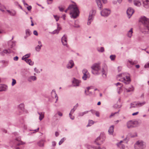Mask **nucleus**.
<instances>
[{
  "label": "nucleus",
  "instance_id": "nucleus-32",
  "mask_svg": "<svg viewBox=\"0 0 149 149\" xmlns=\"http://www.w3.org/2000/svg\"><path fill=\"white\" fill-rule=\"evenodd\" d=\"M96 50L100 53H103L104 51V48L103 47H98L96 48Z\"/></svg>",
  "mask_w": 149,
  "mask_h": 149
},
{
  "label": "nucleus",
  "instance_id": "nucleus-7",
  "mask_svg": "<svg viewBox=\"0 0 149 149\" xmlns=\"http://www.w3.org/2000/svg\"><path fill=\"white\" fill-rule=\"evenodd\" d=\"M139 124V123L138 121L130 120L127 122L126 125L128 128L130 129L137 126Z\"/></svg>",
  "mask_w": 149,
  "mask_h": 149
},
{
  "label": "nucleus",
  "instance_id": "nucleus-8",
  "mask_svg": "<svg viewBox=\"0 0 149 149\" xmlns=\"http://www.w3.org/2000/svg\"><path fill=\"white\" fill-rule=\"evenodd\" d=\"M111 10L108 8H104L100 12L101 15L103 17H108L110 14Z\"/></svg>",
  "mask_w": 149,
  "mask_h": 149
},
{
  "label": "nucleus",
  "instance_id": "nucleus-37",
  "mask_svg": "<svg viewBox=\"0 0 149 149\" xmlns=\"http://www.w3.org/2000/svg\"><path fill=\"white\" fill-rule=\"evenodd\" d=\"M137 107H138L142 106H143L145 104H146V102L145 101H143L141 102H137Z\"/></svg>",
  "mask_w": 149,
  "mask_h": 149
},
{
  "label": "nucleus",
  "instance_id": "nucleus-29",
  "mask_svg": "<svg viewBox=\"0 0 149 149\" xmlns=\"http://www.w3.org/2000/svg\"><path fill=\"white\" fill-rule=\"evenodd\" d=\"M114 126L111 125L109 128L108 133L109 134L112 135L114 131Z\"/></svg>",
  "mask_w": 149,
  "mask_h": 149
},
{
  "label": "nucleus",
  "instance_id": "nucleus-64",
  "mask_svg": "<svg viewBox=\"0 0 149 149\" xmlns=\"http://www.w3.org/2000/svg\"><path fill=\"white\" fill-rule=\"evenodd\" d=\"M92 22H93V21H92L88 20V22H87V25H90Z\"/></svg>",
  "mask_w": 149,
  "mask_h": 149
},
{
  "label": "nucleus",
  "instance_id": "nucleus-14",
  "mask_svg": "<svg viewBox=\"0 0 149 149\" xmlns=\"http://www.w3.org/2000/svg\"><path fill=\"white\" fill-rule=\"evenodd\" d=\"M81 81L74 78L72 80V83L74 86H79L81 83Z\"/></svg>",
  "mask_w": 149,
  "mask_h": 149
},
{
  "label": "nucleus",
  "instance_id": "nucleus-47",
  "mask_svg": "<svg viewBox=\"0 0 149 149\" xmlns=\"http://www.w3.org/2000/svg\"><path fill=\"white\" fill-rule=\"evenodd\" d=\"M18 107L21 110H23L24 109V105L23 104H21L19 105Z\"/></svg>",
  "mask_w": 149,
  "mask_h": 149
},
{
  "label": "nucleus",
  "instance_id": "nucleus-23",
  "mask_svg": "<svg viewBox=\"0 0 149 149\" xmlns=\"http://www.w3.org/2000/svg\"><path fill=\"white\" fill-rule=\"evenodd\" d=\"M37 80V77L35 76H31L29 77L27 79V81L30 82L35 81Z\"/></svg>",
  "mask_w": 149,
  "mask_h": 149
},
{
  "label": "nucleus",
  "instance_id": "nucleus-3",
  "mask_svg": "<svg viewBox=\"0 0 149 149\" xmlns=\"http://www.w3.org/2000/svg\"><path fill=\"white\" fill-rule=\"evenodd\" d=\"M117 79L126 84H129L131 81L130 75L127 73H124L119 74L117 75Z\"/></svg>",
  "mask_w": 149,
  "mask_h": 149
},
{
  "label": "nucleus",
  "instance_id": "nucleus-57",
  "mask_svg": "<svg viewBox=\"0 0 149 149\" xmlns=\"http://www.w3.org/2000/svg\"><path fill=\"white\" fill-rule=\"evenodd\" d=\"M57 30H58V31H59L61 30V28L60 26H59L60 25L58 23H57Z\"/></svg>",
  "mask_w": 149,
  "mask_h": 149
},
{
  "label": "nucleus",
  "instance_id": "nucleus-42",
  "mask_svg": "<svg viewBox=\"0 0 149 149\" xmlns=\"http://www.w3.org/2000/svg\"><path fill=\"white\" fill-rule=\"evenodd\" d=\"M119 111H120V110H119L118 111H117V112H115L114 113H111V114L109 116V118H111L113 117L115 115V114H117L118 113Z\"/></svg>",
  "mask_w": 149,
  "mask_h": 149
},
{
  "label": "nucleus",
  "instance_id": "nucleus-11",
  "mask_svg": "<svg viewBox=\"0 0 149 149\" xmlns=\"http://www.w3.org/2000/svg\"><path fill=\"white\" fill-rule=\"evenodd\" d=\"M125 141L124 140L120 141V142L117 143L116 144L117 147L120 149H125V146L124 143H126Z\"/></svg>",
  "mask_w": 149,
  "mask_h": 149
},
{
  "label": "nucleus",
  "instance_id": "nucleus-50",
  "mask_svg": "<svg viewBox=\"0 0 149 149\" xmlns=\"http://www.w3.org/2000/svg\"><path fill=\"white\" fill-rule=\"evenodd\" d=\"M56 21V22H57L58 21L59 19V17L57 15H53Z\"/></svg>",
  "mask_w": 149,
  "mask_h": 149
},
{
  "label": "nucleus",
  "instance_id": "nucleus-30",
  "mask_svg": "<svg viewBox=\"0 0 149 149\" xmlns=\"http://www.w3.org/2000/svg\"><path fill=\"white\" fill-rule=\"evenodd\" d=\"M78 106V103L76 104L74 107L71 110L70 113V115L71 114H72L74 113L75 110L77 109Z\"/></svg>",
  "mask_w": 149,
  "mask_h": 149
},
{
  "label": "nucleus",
  "instance_id": "nucleus-48",
  "mask_svg": "<svg viewBox=\"0 0 149 149\" xmlns=\"http://www.w3.org/2000/svg\"><path fill=\"white\" fill-rule=\"evenodd\" d=\"M65 139H66L65 137H64V138H63L62 139H61V140H60V141L59 142V143H58L59 145H61V144L64 142V141L65 140Z\"/></svg>",
  "mask_w": 149,
  "mask_h": 149
},
{
  "label": "nucleus",
  "instance_id": "nucleus-61",
  "mask_svg": "<svg viewBox=\"0 0 149 149\" xmlns=\"http://www.w3.org/2000/svg\"><path fill=\"white\" fill-rule=\"evenodd\" d=\"M115 84L116 86H120V87H121L123 86L121 83L119 82L116 83Z\"/></svg>",
  "mask_w": 149,
  "mask_h": 149
},
{
  "label": "nucleus",
  "instance_id": "nucleus-24",
  "mask_svg": "<svg viewBox=\"0 0 149 149\" xmlns=\"http://www.w3.org/2000/svg\"><path fill=\"white\" fill-rule=\"evenodd\" d=\"M143 6L146 8H149V0H142Z\"/></svg>",
  "mask_w": 149,
  "mask_h": 149
},
{
  "label": "nucleus",
  "instance_id": "nucleus-35",
  "mask_svg": "<svg viewBox=\"0 0 149 149\" xmlns=\"http://www.w3.org/2000/svg\"><path fill=\"white\" fill-rule=\"evenodd\" d=\"M96 13V10H91L89 13V15L93 16L94 17Z\"/></svg>",
  "mask_w": 149,
  "mask_h": 149
},
{
  "label": "nucleus",
  "instance_id": "nucleus-6",
  "mask_svg": "<svg viewBox=\"0 0 149 149\" xmlns=\"http://www.w3.org/2000/svg\"><path fill=\"white\" fill-rule=\"evenodd\" d=\"M145 143L143 141L139 140L136 141L134 145L135 149H144L146 147Z\"/></svg>",
  "mask_w": 149,
  "mask_h": 149
},
{
  "label": "nucleus",
  "instance_id": "nucleus-46",
  "mask_svg": "<svg viewBox=\"0 0 149 149\" xmlns=\"http://www.w3.org/2000/svg\"><path fill=\"white\" fill-rule=\"evenodd\" d=\"M91 89V87H88L87 88V90H85V93L86 95H88L89 94V93H88V92H89V90Z\"/></svg>",
  "mask_w": 149,
  "mask_h": 149
},
{
  "label": "nucleus",
  "instance_id": "nucleus-58",
  "mask_svg": "<svg viewBox=\"0 0 149 149\" xmlns=\"http://www.w3.org/2000/svg\"><path fill=\"white\" fill-rule=\"evenodd\" d=\"M34 70L37 73H40V71L38 69H37L36 68H34Z\"/></svg>",
  "mask_w": 149,
  "mask_h": 149
},
{
  "label": "nucleus",
  "instance_id": "nucleus-26",
  "mask_svg": "<svg viewBox=\"0 0 149 149\" xmlns=\"http://www.w3.org/2000/svg\"><path fill=\"white\" fill-rule=\"evenodd\" d=\"M7 86L5 84H0V91H5L7 89Z\"/></svg>",
  "mask_w": 149,
  "mask_h": 149
},
{
  "label": "nucleus",
  "instance_id": "nucleus-63",
  "mask_svg": "<svg viewBox=\"0 0 149 149\" xmlns=\"http://www.w3.org/2000/svg\"><path fill=\"white\" fill-rule=\"evenodd\" d=\"M26 8H27V10H29L30 11L31 10L32 8V7L31 6H27L26 7Z\"/></svg>",
  "mask_w": 149,
  "mask_h": 149
},
{
  "label": "nucleus",
  "instance_id": "nucleus-51",
  "mask_svg": "<svg viewBox=\"0 0 149 149\" xmlns=\"http://www.w3.org/2000/svg\"><path fill=\"white\" fill-rule=\"evenodd\" d=\"M5 8L4 6H3L0 3V10L2 12H4V10H3V8Z\"/></svg>",
  "mask_w": 149,
  "mask_h": 149
},
{
  "label": "nucleus",
  "instance_id": "nucleus-22",
  "mask_svg": "<svg viewBox=\"0 0 149 149\" xmlns=\"http://www.w3.org/2000/svg\"><path fill=\"white\" fill-rule=\"evenodd\" d=\"M133 29L131 28L127 32L126 35L128 38H130L132 37L133 33Z\"/></svg>",
  "mask_w": 149,
  "mask_h": 149
},
{
  "label": "nucleus",
  "instance_id": "nucleus-13",
  "mask_svg": "<svg viewBox=\"0 0 149 149\" xmlns=\"http://www.w3.org/2000/svg\"><path fill=\"white\" fill-rule=\"evenodd\" d=\"M138 63V61H133L131 59L128 60L127 62V65L129 68H132V66L135 64Z\"/></svg>",
  "mask_w": 149,
  "mask_h": 149
},
{
  "label": "nucleus",
  "instance_id": "nucleus-16",
  "mask_svg": "<svg viewBox=\"0 0 149 149\" xmlns=\"http://www.w3.org/2000/svg\"><path fill=\"white\" fill-rule=\"evenodd\" d=\"M13 53L14 52L12 50H11L10 49H4L2 52H0V54L2 56H3L5 54H8L11 53Z\"/></svg>",
  "mask_w": 149,
  "mask_h": 149
},
{
  "label": "nucleus",
  "instance_id": "nucleus-19",
  "mask_svg": "<svg viewBox=\"0 0 149 149\" xmlns=\"http://www.w3.org/2000/svg\"><path fill=\"white\" fill-rule=\"evenodd\" d=\"M7 11L9 15L11 16H15L17 14V12L16 10L13 9L10 10H7Z\"/></svg>",
  "mask_w": 149,
  "mask_h": 149
},
{
  "label": "nucleus",
  "instance_id": "nucleus-45",
  "mask_svg": "<svg viewBox=\"0 0 149 149\" xmlns=\"http://www.w3.org/2000/svg\"><path fill=\"white\" fill-rule=\"evenodd\" d=\"M42 47H40L39 45H37L35 47V49L36 51L38 52H39Z\"/></svg>",
  "mask_w": 149,
  "mask_h": 149
},
{
  "label": "nucleus",
  "instance_id": "nucleus-54",
  "mask_svg": "<svg viewBox=\"0 0 149 149\" xmlns=\"http://www.w3.org/2000/svg\"><path fill=\"white\" fill-rule=\"evenodd\" d=\"M58 114L60 116H63L62 113L59 111H58L57 113L56 114V115Z\"/></svg>",
  "mask_w": 149,
  "mask_h": 149
},
{
  "label": "nucleus",
  "instance_id": "nucleus-21",
  "mask_svg": "<svg viewBox=\"0 0 149 149\" xmlns=\"http://www.w3.org/2000/svg\"><path fill=\"white\" fill-rule=\"evenodd\" d=\"M74 65V63L72 60H70L66 65V68L68 69L72 68Z\"/></svg>",
  "mask_w": 149,
  "mask_h": 149
},
{
  "label": "nucleus",
  "instance_id": "nucleus-40",
  "mask_svg": "<svg viewBox=\"0 0 149 149\" xmlns=\"http://www.w3.org/2000/svg\"><path fill=\"white\" fill-rule=\"evenodd\" d=\"M26 37H28L30 35L31 32H30V30H29V29H27L26 30Z\"/></svg>",
  "mask_w": 149,
  "mask_h": 149
},
{
  "label": "nucleus",
  "instance_id": "nucleus-59",
  "mask_svg": "<svg viewBox=\"0 0 149 149\" xmlns=\"http://www.w3.org/2000/svg\"><path fill=\"white\" fill-rule=\"evenodd\" d=\"M69 116L70 118L72 120H74V116H72V114H71L70 115V113H69Z\"/></svg>",
  "mask_w": 149,
  "mask_h": 149
},
{
  "label": "nucleus",
  "instance_id": "nucleus-28",
  "mask_svg": "<svg viewBox=\"0 0 149 149\" xmlns=\"http://www.w3.org/2000/svg\"><path fill=\"white\" fill-rule=\"evenodd\" d=\"M134 89L133 87L131 86L128 88H125V91L127 92H130L133 91Z\"/></svg>",
  "mask_w": 149,
  "mask_h": 149
},
{
  "label": "nucleus",
  "instance_id": "nucleus-25",
  "mask_svg": "<svg viewBox=\"0 0 149 149\" xmlns=\"http://www.w3.org/2000/svg\"><path fill=\"white\" fill-rule=\"evenodd\" d=\"M52 96L53 98H56V102L58 100V97L57 96V95L56 93V91L55 90H53L51 93Z\"/></svg>",
  "mask_w": 149,
  "mask_h": 149
},
{
  "label": "nucleus",
  "instance_id": "nucleus-18",
  "mask_svg": "<svg viewBox=\"0 0 149 149\" xmlns=\"http://www.w3.org/2000/svg\"><path fill=\"white\" fill-rule=\"evenodd\" d=\"M96 1L97 6L100 9H101L102 8V1L104 3H106L107 2V0H96Z\"/></svg>",
  "mask_w": 149,
  "mask_h": 149
},
{
  "label": "nucleus",
  "instance_id": "nucleus-49",
  "mask_svg": "<svg viewBox=\"0 0 149 149\" xmlns=\"http://www.w3.org/2000/svg\"><path fill=\"white\" fill-rule=\"evenodd\" d=\"M59 32L58 30L57 29L54 30V31L51 33L53 34H58Z\"/></svg>",
  "mask_w": 149,
  "mask_h": 149
},
{
  "label": "nucleus",
  "instance_id": "nucleus-27",
  "mask_svg": "<svg viewBox=\"0 0 149 149\" xmlns=\"http://www.w3.org/2000/svg\"><path fill=\"white\" fill-rule=\"evenodd\" d=\"M38 113L39 115V119L40 121H41L44 118V112H38Z\"/></svg>",
  "mask_w": 149,
  "mask_h": 149
},
{
  "label": "nucleus",
  "instance_id": "nucleus-53",
  "mask_svg": "<svg viewBox=\"0 0 149 149\" xmlns=\"http://www.w3.org/2000/svg\"><path fill=\"white\" fill-rule=\"evenodd\" d=\"M74 27L76 28H79L80 27V25L76 22L74 23Z\"/></svg>",
  "mask_w": 149,
  "mask_h": 149
},
{
  "label": "nucleus",
  "instance_id": "nucleus-20",
  "mask_svg": "<svg viewBox=\"0 0 149 149\" xmlns=\"http://www.w3.org/2000/svg\"><path fill=\"white\" fill-rule=\"evenodd\" d=\"M134 13V11L132 8H130L127 9V13L129 18Z\"/></svg>",
  "mask_w": 149,
  "mask_h": 149
},
{
  "label": "nucleus",
  "instance_id": "nucleus-1",
  "mask_svg": "<svg viewBox=\"0 0 149 149\" xmlns=\"http://www.w3.org/2000/svg\"><path fill=\"white\" fill-rule=\"evenodd\" d=\"M101 63L100 62L95 63L91 66L92 72L94 74H99L102 73L103 77L106 78L108 72L107 66L105 64L101 67Z\"/></svg>",
  "mask_w": 149,
  "mask_h": 149
},
{
  "label": "nucleus",
  "instance_id": "nucleus-38",
  "mask_svg": "<svg viewBox=\"0 0 149 149\" xmlns=\"http://www.w3.org/2000/svg\"><path fill=\"white\" fill-rule=\"evenodd\" d=\"M25 61L27 63L30 65H33L34 64L33 62L30 59H29L27 60H26Z\"/></svg>",
  "mask_w": 149,
  "mask_h": 149
},
{
  "label": "nucleus",
  "instance_id": "nucleus-33",
  "mask_svg": "<svg viewBox=\"0 0 149 149\" xmlns=\"http://www.w3.org/2000/svg\"><path fill=\"white\" fill-rule=\"evenodd\" d=\"M134 5L137 6H139L141 5V3L139 0H134Z\"/></svg>",
  "mask_w": 149,
  "mask_h": 149
},
{
  "label": "nucleus",
  "instance_id": "nucleus-52",
  "mask_svg": "<svg viewBox=\"0 0 149 149\" xmlns=\"http://www.w3.org/2000/svg\"><path fill=\"white\" fill-rule=\"evenodd\" d=\"M144 68H149V61L146 63L144 65Z\"/></svg>",
  "mask_w": 149,
  "mask_h": 149
},
{
  "label": "nucleus",
  "instance_id": "nucleus-31",
  "mask_svg": "<svg viewBox=\"0 0 149 149\" xmlns=\"http://www.w3.org/2000/svg\"><path fill=\"white\" fill-rule=\"evenodd\" d=\"M31 54L30 53H28L23 56L22 57V59L23 60L25 61L26 60H28L27 58H29Z\"/></svg>",
  "mask_w": 149,
  "mask_h": 149
},
{
  "label": "nucleus",
  "instance_id": "nucleus-62",
  "mask_svg": "<svg viewBox=\"0 0 149 149\" xmlns=\"http://www.w3.org/2000/svg\"><path fill=\"white\" fill-rule=\"evenodd\" d=\"M22 2H23V4H24L25 6H28V4L25 2L24 0H22Z\"/></svg>",
  "mask_w": 149,
  "mask_h": 149
},
{
  "label": "nucleus",
  "instance_id": "nucleus-34",
  "mask_svg": "<svg viewBox=\"0 0 149 149\" xmlns=\"http://www.w3.org/2000/svg\"><path fill=\"white\" fill-rule=\"evenodd\" d=\"M137 102H134L131 103L130 104V108H137L138 107Z\"/></svg>",
  "mask_w": 149,
  "mask_h": 149
},
{
  "label": "nucleus",
  "instance_id": "nucleus-15",
  "mask_svg": "<svg viewBox=\"0 0 149 149\" xmlns=\"http://www.w3.org/2000/svg\"><path fill=\"white\" fill-rule=\"evenodd\" d=\"M86 147L88 149H106L104 146H96L92 145H87Z\"/></svg>",
  "mask_w": 149,
  "mask_h": 149
},
{
  "label": "nucleus",
  "instance_id": "nucleus-56",
  "mask_svg": "<svg viewBox=\"0 0 149 149\" xmlns=\"http://www.w3.org/2000/svg\"><path fill=\"white\" fill-rule=\"evenodd\" d=\"M94 17H93V16H91L90 15H89L88 17V20L93 21L94 19Z\"/></svg>",
  "mask_w": 149,
  "mask_h": 149
},
{
  "label": "nucleus",
  "instance_id": "nucleus-43",
  "mask_svg": "<svg viewBox=\"0 0 149 149\" xmlns=\"http://www.w3.org/2000/svg\"><path fill=\"white\" fill-rule=\"evenodd\" d=\"M116 57V56L115 55H111L110 56V58L112 61H114Z\"/></svg>",
  "mask_w": 149,
  "mask_h": 149
},
{
  "label": "nucleus",
  "instance_id": "nucleus-36",
  "mask_svg": "<svg viewBox=\"0 0 149 149\" xmlns=\"http://www.w3.org/2000/svg\"><path fill=\"white\" fill-rule=\"evenodd\" d=\"M89 112V111H86L83 112H80L78 113V116L79 117H82L85 114L88 113Z\"/></svg>",
  "mask_w": 149,
  "mask_h": 149
},
{
  "label": "nucleus",
  "instance_id": "nucleus-39",
  "mask_svg": "<svg viewBox=\"0 0 149 149\" xmlns=\"http://www.w3.org/2000/svg\"><path fill=\"white\" fill-rule=\"evenodd\" d=\"M93 120H89L88 121V124L86 126L87 127H88L91 126L93 124Z\"/></svg>",
  "mask_w": 149,
  "mask_h": 149
},
{
  "label": "nucleus",
  "instance_id": "nucleus-10",
  "mask_svg": "<svg viewBox=\"0 0 149 149\" xmlns=\"http://www.w3.org/2000/svg\"><path fill=\"white\" fill-rule=\"evenodd\" d=\"M66 34H64L62 37L61 39V41L63 45L67 47H68V38Z\"/></svg>",
  "mask_w": 149,
  "mask_h": 149
},
{
  "label": "nucleus",
  "instance_id": "nucleus-41",
  "mask_svg": "<svg viewBox=\"0 0 149 149\" xmlns=\"http://www.w3.org/2000/svg\"><path fill=\"white\" fill-rule=\"evenodd\" d=\"M38 146L40 147H42L44 146V143L43 141L42 140L39 141L38 142Z\"/></svg>",
  "mask_w": 149,
  "mask_h": 149
},
{
  "label": "nucleus",
  "instance_id": "nucleus-4",
  "mask_svg": "<svg viewBox=\"0 0 149 149\" xmlns=\"http://www.w3.org/2000/svg\"><path fill=\"white\" fill-rule=\"evenodd\" d=\"M139 21L143 24L146 29L149 31V19L143 16L140 18Z\"/></svg>",
  "mask_w": 149,
  "mask_h": 149
},
{
  "label": "nucleus",
  "instance_id": "nucleus-60",
  "mask_svg": "<svg viewBox=\"0 0 149 149\" xmlns=\"http://www.w3.org/2000/svg\"><path fill=\"white\" fill-rule=\"evenodd\" d=\"M38 45H39L40 46V47L42 46V44L41 42L40 41H38Z\"/></svg>",
  "mask_w": 149,
  "mask_h": 149
},
{
  "label": "nucleus",
  "instance_id": "nucleus-17",
  "mask_svg": "<svg viewBox=\"0 0 149 149\" xmlns=\"http://www.w3.org/2000/svg\"><path fill=\"white\" fill-rule=\"evenodd\" d=\"M21 139L20 137H16L14 143L17 146H19L21 145H23L24 143L21 141Z\"/></svg>",
  "mask_w": 149,
  "mask_h": 149
},
{
  "label": "nucleus",
  "instance_id": "nucleus-55",
  "mask_svg": "<svg viewBox=\"0 0 149 149\" xmlns=\"http://www.w3.org/2000/svg\"><path fill=\"white\" fill-rule=\"evenodd\" d=\"M16 83V81L15 79H12V86H14Z\"/></svg>",
  "mask_w": 149,
  "mask_h": 149
},
{
  "label": "nucleus",
  "instance_id": "nucleus-12",
  "mask_svg": "<svg viewBox=\"0 0 149 149\" xmlns=\"http://www.w3.org/2000/svg\"><path fill=\"white\" fill-rule=\"evenodd\" d=\"M15 45V42L10 40L8 42V46L9 49H11V50H12L13 51L16 49Z\"/></svg>",
  "mask_w": 149,
  "mask_h": 149
},
{
  "label": "nucleus",
  "instance_id": "nucleus-9",
  "mask_svg": "<svg viewBox=\"0 0 149 149\" xmlns=\"http://www.w3.org/2000/svg\"><path fill=\"white\" fill-rule=\"evenodd\" d=\"M82 72L83 74L82 78L83 80H86L87 79H89L90 77V74L87 69H83Z\"/></svg>",
  "mask_w": 149,
  "mask_h": 149
},
{
  "label": "nucleus",
  "instance_id": "nucleus-5",
  "mask_svg": "<svg viewBox=\"0 0 149 149\" xmlns=\"http://www.w3.org/2000/svg\"><path fill=\"white\" fill-rule=\"evenodd\" d=\"M106 136L104 133H101L100 135L96 139L95 141V144L97 145H100L104 141Z\"/></svg>",
  "mask_w": 149,
  "mask_h": 149
},
{
  "label": "nucleus",
  "instance_id": "nucleus-2",
  "mask_svg": "<svg viewBox=\"0 0 149 149\" xmlns=\"http://www.w3.org/2000/svg\"><path fill=\"white\" fill-rule=\"evenodd\" d=\"M68 10L69 12L71 18L76 19L79 15L80 12L78 7L75 3L70 5L67 9L65 10V12L67 13Z\"/></svg>",
  "mask_w": 149,
  "mask_h": 149
},
{
  "label": "nucleus",
  "instance_id": "nucleus-44",
  "mask_svg": "<svg viewBox=\"0 0 149 149\" xmlns=\"http://www.w3.org/2000/svg\"><path fill=\"white\" fill-rule=\"evenodd\" d=\"M58 8L60 11L63 12L65 9V7L64 6H60L58 7Z\"/></svg>",
  "mask_w": 149,
  "mask_h": 149
}]
</instances>
